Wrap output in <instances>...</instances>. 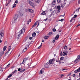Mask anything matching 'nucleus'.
I'll list each match as a JSON object with an SVG mask.
<instances>
[{"label":"nucleus","mask_w":80,"mask_h":80,"mask_svg":"<svg viewBox=\"0 0 80 80\" xmlns=\"http://www.w3.org/2000/svg\"><path fill=\"white\" fill-rule=\"evenodd\" d=\"M47 20H48V18H46V19H45L44 20H45V21H47Z\"/></svg>","instance_id":"3c124183"},{"label":"nucleus","mask_w":80,"mask_h":80,"mask_svg":"<svg viewBox=\"0 0 80 80\" xmlns=\"http://www.w3.org/2000/svg\"><path fill=\"white\" fill-rule=\"evenodd\" d=\"M59 32H61V31H59Z\"/></svg>","instance_id":"338daca9"},{"label":"nucleus","mask_w":80,"mask_h":80,"mask_svg":"<svg viewBox=\"0 0 80 80\" xmlns=\"http://www.w3.org/2000/svg\"><path fill=\"white\" fill-rule=\"evenodd\" d=\"M68 51L67 50L65 51H63V52L62 53V52H61L60 53V56H67L68 55Z\"/></svg>","instance_id":"f03ea898"},{"label":"nucleus","mask_w":80,"mask_h":80,"mask_svg":"<svg viewBox=\"0 0 80 80\" xmlns=\"http://www.w3.org/2000/svg\"><path fill=\"white\" fill-rule=\"evenodd\" d=\"M26 10L27 12H30L31 13L33 12V11L32 9H26Z\"/></svg>","instance_id":"0eeeda50"},{"label":"nucleus","mask_w":80,"mask_h":80,"mask_svg":"<svg viewBox=\"0 0 80 80\" xmlns=\"http://www.w3.org/2000/svg\"><path fill=\"white\" fill-rule=\"evenodd\" d=\"M45 40H47L48 39V38H49V37L47 36H45L43 37Z\"/></svg>","instance_id":"4468645a"},{"label":"nucleus","mask_w":80,"mask_h":80,"mask_svg":"<svg viewBox=\"0 0 80 80\" xmlns=\"http://www.w3.org/2000/svg\"><path fill=\"white\" fill-rule=\"evenodd\" d=\"M72 75V72H70V73L69 74H68V76H70V75Z\"/></svg>","instance_id":"a19ab883"},{"label":"nucleus","mask_w":80,"mask_h":80,"mask_svg":"<svg viewBox=\"0 0 80 80\" xmlns=\"http://www.w3.org/2000/svg\"><path fill=\"white\" fill-rule=\"evenodd\" d=\"M53 32H56V29H55V28H53V30H52Z\"/></svg>","instance_id":"e433bc0d"},{"label":"nucleus","mask_w":80,"mask_h":80,"mask_svg":"<svg viewBox=\"0 0 80 80\" xmlns=\"http://www.w3.org/2000/svg\"><path fill=\"white\" fill-rule=\"evenodd\" d=\"M67 70V69H62V71H63V70Z\"/></svg>","instance_id":"6e6d98bb"},{"label":"nucleus","mask_w":80,"mask_h":80,"mask_svg":"<svg viewBox=\"0 0 80 80\" xmlns=\"http://www.w3.org/2000/svg\"><path fill=\"white\" fill-rule=\"evenodd\" d=\"M29 4L30 5H31V6H32V7H33V5H34V4L31 1L29 2Z\"/></svg>","instance_id":"9d476101"},{"label":"nucleus","mask_w":80,"mask_h":80,"mask_svg":"<svg viewBox=\"0 0 80 80\" xmlns=\"http://www.w3.org/2000/svg\"><path fill=\"white\" fill-rule=\"evenodd\" d=\"M41 15H46V13H45V11H43L42 13L41 14Z\"/></svg>","instance_id":"f8f14e48"},{"label":"nucleus","mask_w":80,"mask_h":80,"mask_svg":"<svg viewBox=\"0 0 80 80\" xmlns=\"http://www.w3.org/2000/svg\"><path fill=\"white\" fill-rule=\"evenodd\" d=\"M44 72V71H43V70L42 71V69L40 71V74H42V73H43Z\"/></svg>","instance_id":"6ab92c4d"},{"label":"nucleus","mask_w":80,"mask_h":80,"mask_svg":"<svg viewBox=\"0 0 80 80\" xmlns=\"http://www.w3.org/2000/svg\"><path fill=\"white\" fill-rule=\"evenodd\" d=\"M40 1H41V0H37L35 2H37V3H39V2H40Z\"/></svg>","instance_id":"4be33fe9"},{"label":"nucleus","mask_w":80,"mask_h":80,"mask_svg":"<svg viewBox=\"0 0 80 80\" xmlns=\"http://www.w3.org/2000/svg\"><path fill=\"white\" fill-rule=\"evenodd\" d=\"M80 7L79 8L76 9V12H79V10H80Z\"/></svg>","instance_id":"412c9836"},{"label":"nucleus","mask_w":80,"mask_h":80,"mask_svg":"<svg viewBox=\"0 0 80 80\" xmlns=\"http://www.w3.org/2000/svg\"><path fill=\"white\" fill-rule=\"evenodd\" d=\"M24 33H25V29L22 28L17 33L16 36V38H17L18 40V39H19V38L21 36L22 34H23Z\"/></svg>","instance_id":"f257e3e1"},{"label":"nucleus","mask_w":80,"mask_h":80,"mask_svg":"<svg viewBox=\"0 0 80 80\" xmlns=\"http://www.w3.org/2000/svg\"><path fill=\"white\" fill-rule=\"evenodd\" d=\"M20 70H21V68H19L18 69V72H20Z\"/></svg>","instance_id":"79ce46f5"},{"label":"nucleus","mask_w":80,"mask_h":80,"mask_svg":"<svg viewBox=\"0 0 80 80\" xmlns=\"http://www.w3.org/2000/svg\"><path fill=\"white\" fill-rule=\"evenodd\" d=\"M61 7L62 8H63L64 7V6H63V5H61Z\"/></svg>","instance_id":"09e8293b"},{"label":"nucleus","mask_w":80,"mask_h":80,"mask_svg":"<svg viewBox=\"0 0 80 80\" xmlns=\"http://www.w3.org/2000/svg\"><path fill=\"white\" fill-rule=\"evenodd\" d=\"M36 35V33L34 32L32 34V36L33 37H35Z\"/></svg>","instance_id":"2eb2a0df"},{"label":"nucleus","mask_w":80,"mask_h":80,"mask_svg":"<svg viewBox=\"0 0 80 80\" xmlns=\"http://www.w3.org/2000/svg\"><path fill=\"white\" fill-rule=\"evenodd\" d=\"M12 74H11L9 76H8V78H10V77H12Z\"/></svg>","instance_id":"cd10ccee"},{"label":"nucleus","mask_w":80,"mask_h":80,"mask_svg":"<svg viewBox=\"0 0 80 80\" xmlns=\"http://www.w3.org/2000/svg\"><path fill=\"white\" fill-rule=\"evenodd\" d=\"M27 60H28V58H27L24 59L23 60L22 62L20 63V65H22V64H24V63H25L26 61H27Z\"/></svg>","instance_id":"423d86ee"},{"label":"nucleus","mask_w":80,"mask_h":80,"mask_svg":"<svg viewBox=\"0 0 80 80\" xmlns=\"http://www.w3.org/2000/svg\"><path fill=\"white\" fill-rule=\"evenodd\" d=\"M10 49H11V46H9L8 48V52L10 51Z\"/></svg>","instance_id":"a878e982"},{"label":"nucleus","mask_w":80,"mask_h":80,"mask_svg":"<svg viewBox=\"0 0 80 80\" xmlns=\"http://www.w3.org/2000/svg\"><path fill=\"white\" fill-rule=\"evenodd\" d=\"M64 49L65 50H67V48H67V46H65L64 47Z\"/></svg>","instance_id":"b1692460"},{"label":"nucleus","mask_w":80,"mask_h":80,"mask_svg":"<svg viewBox=\"0 0 80 80\" xmlns=\"http://www.w3.org/2000/svg\"><path fill=\"white\" fill-rule=\"evenodd\" d=\"M63 20H64V19H61V20H60V21L61 22H63Z\"/></svg>","instance_id":"37998d69"},{"label":"nucleus","mask_w":80,"mask_h":80,"mask_svg":"<svg viewBox=\"0 0 80 80\" xmlns=\"http://www.w3.org/2000/svg\"><path fill=\"white\" fill-rule=\"evenodd\" d=\"M10 63H9L6 66V68H8V67H9V66H10Z\"/></svg>","instance_id":"2f4dec72"},{"label":"nucleus","mask_w":80,"mask_h":80,"mask_svg":"<svg viewBox=\"0 0 80 80\" xmlns=\"http://www.w3.org/2000/svg\"><path fill=\"white\" fill-rule=\"evenodd\" d=\"M44 40H42V42H44Z\"/></svg>","instance_id":"5fc2aeb1"},{"label":"nucleus","mask_w":80,"mask_h":80,"mask_svg":"<svg viewBox=\"0 0 80 80\" xmlns=\"http://www.w3.org/2000/svg\"><path fill=\"white\" fill-rule=\"evenodd\" d=\"M64 58V57H62L61 58L60 60L61 61V60H63Z\"/></svg>","instance_id":"5701e85b"},{"label":"nucleus","mask_w":80,"mask_h":80,"mask_svg":"<svg viewBox=\"0 0 80 80\" xmlns=\"http://www.w3.org/2000/svg\"><path fill=\"white\" fill-rule=\"evenodd\" d=\"M61 76H63V74H61Z\"/></svg>","instance_id":"0e129e2a"},{"label":"nucleus","mask_w":80,"mask_h":80,"mask_svg":"<svg viewBox=\"0 0 80 80\" xmlns=\"http://www.w3.org/2000/svg\"><path fill=\"white\" fill-rule=\"evenodd\" d=\"M7 48V46H5L3 48V51H5L6 50V48Z\"/></svg>","instance_id":"dca6fc26"},{"label":"nucleus","mask_w":80,"mask_h":80,"mask_svg":"<svg viewBox=\"0 0 80 80\" xmlns=\"http://www.w3.org/2000/svg\"><path fill=\"white\" fill-rule=\"evenodd\" d=\"M23 69V68H22V69H21L22 71V72H23V71H25V69Z\"/></svg>","instance_id":"c03bdc74"},{"label":"nucleus","mask_w":80,"mask_h":80,"mask_svg":"<svg viewBox=\"0 0 80 80\" xmlns=\"http://www.w3.org/2000/svg\"><path fill=\"white\" fill-rule=\"evenodd\" d=\"M57 8L58 10V12H60V8H61L60 7V6H57Z\"/></svg>","instance_id":"9b49d317"},{"label":"nucleus","mask_w":80,"mask_h":80,"mask_svg":"<svg viewBox=\"0 0 80 80\" xmlns=\"http://www.w3.org/2000/svg\"><path fill=\"white\" fill-rule=\"evenodd\" d=\"M78 26H80V24H78L76 27H78Z\"/></svg>","instance_id":"864d4df0"},{"label":"nucleus","mask_w":80,"mask_h":80,"mask_svg":"<svg viewBox=\"0 0 80 80\" xmlns=\"http://www.w3.org/2000/svg\"><path fill=\"white\" fill-rule=\"evenodd\" d=\"M57 0L58 3H61V0Z\"/></svg>","instance_id":"c85d7f7f"},{"label":"nucleus","mask_w":80,"mask_h":80,"mask_svg":"<svg viewBox=\"0 0 80 80\" xmlns=\"http://www.w3.org/2000/svg\"><path fill=\"white\" fill-rule=\"evenodd\" d=\"M79 77H80V73H79Z\"/></svg>","instance_id":"680f3d73"},{"label":"nucleus","mask_w":80,"mask_h":80,"mask_svg":"<svg viewBox=\"0 0 80 80\" xmlns=\"http://www.w3.org/2000/svg\"><path fill=\"white\" fill-rule=\"evenodd\" d=\"M79 61H80V54L78 56L77 58L75 60L74 62L77 63V62H78Z\"/></svg>","instance_id":"20e7f679"},{"label":"nucleus","mask_w":80,"mask_h":80,"mask_svg":"<svg viewBox=\"0 0 80 80\" xmlns=\"http://www.w3.org/2000/svg\"><path fill=\"white\" fill-rule=\"evenodd\" d=\"M56 62H59V63H60V61H58V60H56Z\"/></svg>","instance_id":"49530a36"},{"label":"nucleus","mask_w":80,"mask_h":80,"mask_svg":"<svg viewBox=\"0 0 80 80\" xmlns=\"http://www.w3.org/2000/svg\"><path fill=\"white\" fill-rule=\"evenodd\" d=\"M80 3V0H78V3Z\"/></svg>","instance_id":"603ef678"},{"label":"nucleus","mask_w":80,"mask_h":80,"mask_svg":"<svg viewBox=\"0 0 80 80\" xmlns=\"http://www.w3.org/2000/svg\"><path fill=\"white\" fill-rule=\"evenodd\" d=\"M53 59L50 60L49 62V65H51V64H53Z\"/></svg>","instance_id":"1a4fd4ad"},{"label":"nucleus","mask_w":80,"mask_h":80,"mask_svg":"<svg viewBox=\"0 0 80 80\" xmlns=\"http://www.w3.org/2000/svg\"><path fill=\"white\" fill-rule=\"evenodd\" d=\"M17 6V5L15 4V3H14L12 5V8H14L16 7V6Z\"/></svg>","instance_id":"f3484780"},{"label":"nucleus","mask_w":80,"mask_h":80,"mask_svg":"<svg viewBox=\"0 0 80 80\" xmlns=\"http://www.w3.org/2000/svg\"><path fill=\"white\" fill-rule=\"evenodd\" d=\"M72 77H76V75L75 74H74L72 75Z\"/></svg>","instance_id":"4c0bfd02"},{"label":"nucleus","mask_w":80,"mask_h":80,"mask_svg":"<svg viewBox=\"0 0 80 80\" xmlns=\"http://www.w3.org/2000/svg\"><path fill=\"white\" fill-rule=\"evenodd\" d=\"M4 34L2 32H1L0 33V39L2 38L3 37Z\"/></svg>","instance_id":"6e6552de"},{"label":"nucleus","mask_w":80,"mask_h":80,"mask_svg":"<svg viewBox=\"0 0 80 80\" xmlns=\"http://www.w3.org/2000/svg\"><path fill=\"white\" fill-rule=\"evenodd\" d=\"M36 33H39V32H38V31H36Z\"/></svg>","instance_id":"4d7b16f0"},{"label":"nucleus","mask_w":80,"mask_h":80,"mask_svg":"<svg viewBox=\"0 0 80 80\" xmlns=\"http://www.w3.org/2000/svg\"><path fill=\"white\" fill-rule=\"evenodd\" d=\"M11 1L12 0H8V3H10Z\"/></svg>","instance_id":"de8ad7c7"},{"label":"nucleus","mask_w":80,"mask_h":80,"mask_svg":"<svg viewBox=\"0 0 80 80\" xmlns=\"http://www.w3.org/2000/svg\"><path fill=\"white\" fill-rule=\"evenodd\" d=\"M15 3H18V1L17 0L15 1Z\"/></svg>","instance_id":"72a5a7b5"},{"label":"nucleus","mask_w":80,"mask_h":80,"mask_svg":"<svg viewBox=\"0 0 80 80\" xmlns=\"http://www.w3.org/2000/svg\"><path fill=\"white\" fill-rule=\"evenodd\" d=\"M74 20V18L73 17L72 18V19H71V20L70 21V22H72V20Z\"/></svg>","instance_id":"393cba45"},{"label":"nucleus","mask_w":80,"mask_h":80,"mask_svg":"<svg viewBox=\"0 0 80 80\" xmlns=\"http://www.w3.org/2000/svg\"><path fill=\"white\" fill-rule=\"evenodd\" d=\"M17 19H18V15L16 14L15 16L13 17L12 23H14L17 20Z\"/></svg>","instance_id":"7ed1b4c3"},{"label":"nucleus","mask_w":80,"mask_h":80,"mask_svg":"<svg viewBox=\"0 0 80 80\" xmlns=\"http://www.w3.org/2000/svg\"><path fill=\"white\" fill-rule=\"evenodd\" d=\"M52 32H50L48 33V35H52Z\"/></svg>","instance_id":"ea45409f"},{"label":"nucleus","mask_w":80,"mask_h":80,"mask_svg":"<svg viewBox=\"0 0 80 80\" xmlns=\"http://www.w3.org/2000/svg\"><path fill=\"white\" fill-rule=\"evenodd\" d=\"M27 24H29V22H28V21L27 22Z\"/></svg>","instance_id":"bf43d9fd"},{"label":"nucleus","mask_w":80,"mask_h":80,"mask_svg":"<svg viewBox=\"0 0 80 80\" xmlns=\"http://www.w3.org/2000/svg\"><path fill=\"white\" fill-rule=\"evenodd\" d=\"M68 80H71V79H68Z\"/></svg>","instance_id":"774afa93"},{"label":"nucleus","mask_w":80,"mask_h":80,"mask_svg":"<svg viewBox=\"0 0 80 80\" xmlns=\"http://www.w3.org/2000/svg\"><path fill=\"white\" fill-rule=\"evenodd\" d=\"M8 52H9V51H8V52H6L5 54V56H6V55H8Z\"/></svg>","instance_id":"7c9ffc66"},{"label":"nucleus","mask_w":80,"mask_h":80,"mask_svg":"<svg viewBox=\"0 0 80 80\" xmlns=\"http://www.w3.org/2000/svg\"><path fill=\"white\" fill-rule=\"evenodd\" d=\"M71 48H69V50H71Z\"/></svg>","instance_id":"e2e57ef3"},{"label":"nucleus","mask_w":80,"mask_h":80,"mask_svg":"<svg viewBox=\"0 0 80 80\" xmlns=\"http://www.w3.org/2000/svg\"><path fill=\"white\" fill-rule=\"evenodd\" d=\"M29 38V40H32V38H33V37H30Z\"/></svg>","instance_id":"58836bf2"},{"label":"nucleus","mask_w":80,"mask_h":80,"mask_svg":"<svg viewBox=\"0 0 80 80\" xmlns=\"http://www.w3.org/2000/svg\"><path fill=\"white\" fill-rule=\"evenodd\" d=\"M27 48L26 47L23 50V52H25V51H26V50H27Z\"/></svg>","instance_id":"c756f323"},{"label":"nucleus","mask_w":80,"mask_h":80,"mask_svg":"<svg viewBox=\"0 0 80 80\" xmlns=\"http://www.w3.org/2000/svg\"><path fill=\"white\" fill-rule=\"evenodd\" d=\"M21 15V16H23V14H22Z\"/></svg>","instance_id":"69168bd1"},{"label":"nucleus","mask_w":80,"mask_h":80,"mask_svg":"<svg viewBox=\"0 0 80 80\" xmlns=\"http://www.w3.org/2000/svg\"><path fill=\"white\" fill-rule=\"evenodd\" d=\"M1 42H2V40L0 39V43H1Z\"/></svg>","instance_id":"052dcab7"},{"label":"nucleus","mask_w":80,"mask_h":80,"mask_svg":"<svg viewBox=\"0 0 80 80\" xmlns=\"http://www.w3.org/2000/svg\"><path fill=\"white\" fill-rule=\"evenodd\" d=\"M28 22H29V23H30V22H31V19H30L28 21Z\"/></svg>","instance_id":"a18cd8bd"},{"label":"nucleus","mask_w":80,"mask_h":80,"mask_svg":"<svg viewBox=\"0 0 80 80\" xmlns=\"http://www.w3.org/2000/svg\"><path fill=\"white\" fill-rule=\"evenodd\" d=\"M17 72V70H15L13 72H12V74H14V73H15L16 72Z\"/></svg>","instance_id":"bb28decb"},{"label":"nucleus","mask_w":80,"mask_h":80,"mask_svg":"<svg viewBox=\"0 0 80 80\" xmlns=\"http://www.w3.org/2000/svg\"><path fill=\"white\" fill-rule=\"evenodd\" d=\"M48 64H49V62H47L45 65V67L46 68H48V67H47V65H48Z\"/></svg>","instance_id":"a211bd4d"},{"label":"nucleus","mask_w":80,"mask_h":80,"mask_svg":"<svg viewBox=\"0 0 80 80\" xmlns=\"http://www.w3.org/2000/svg\"><path fill=\"white\" fill-rule=\"evenodd\" d=\"M37 25V24L36 23H34V24L33 25L32 27H35Z\"/></svg>","instance_id":"473e14b6"},{"label":"nucleus","mask_w":80,"mask_h":80,"mask_svg":"<svg viewBox=\"0 0 80 80\" xmlns=\"http://www.w3.org/2000/svg\"><path fill=\"white\" fill-rule=\"evenodd\" d=\"M42 46V42L41 43L40 46L38 48V49H40V48H41Z\"/></svg>","instance_id":"aec40b11"},{"label":"nucleus","mask_w":80,"mask_h":80,"mask_svg":"<svg viewBox=\"0 0 80 80\" xmlns=\"http://www.w3.org/2000/svg\"><path fill=\"white\" fill-rule=\"evenodd\" d=\"M65 14H64V15H61L60 16V17H64L65 16Z\"/></svg>","instance_id":"f704fd0d"},{"label":"nucleus","mask_w":80,"mask_h":80,"mask_svg":"<svg viewBox=\"0 0 80 80\" xmlns=\"http://www.w3.org/2000/svg\"><path fill=\"white\" fill-rule=\"evenodd\" d=\"M56 3V0H54L53 1L52 3V5H55Z\"/></svg>","instance_id":"ddd939ff"},{"label":"nucleus","mask_w":80,"mask_h":80,"mask_svg":"<svg viewBox=\"0 0 80 80\" xmlns=\"http://www.w3.org/2000/svg\"><path fill=\"white\" fill-rule=\"evenodd\" d=\"M77 17V15H74L73 17L74 18H76Z\"/></svg>","instance_id":"c9c22d12"},{"label":"nucleus","mask_w":80,"mask_h":80,"mask_svg":"<svg viewBox=\"0 0 80 80\" xmlns=\"http://www.w3.org/2000/svg\"><path fill=\"white\" fill-rule=\"evenodd\" d=\"M59 38V35L56 36L55 38V39L52 41V43H55V40H57Z\"/></svg>","instance_id":"39448f33"},{"label":"nucleus","mask_w":80,"mask_h":80,"mask_svg":"<svg viewBox=\"0 0 80 80\" xmlns=\"http://www.w3.org/2000/svg\"><path fill=\"white\" fill-rule=\"evenodd\" d=\"M53 10L52 8H51L50 9V11H52Z\"/></svg>","instance_id":"13d9d810"},{"label":"nucleus","mask_w":80,"mask_h":80,"mask_svg":"<svg viewBox=\"0 0 80 80\" xmlns=\"http://www.w3.org/2000/svg\"><path fill=\"white\" fill-rule=\"evenodd\" d=\"M2 70V67H0V71H1V70Z\"/></svg>","instance_id":"8fccbe9b"}]
</instances>
